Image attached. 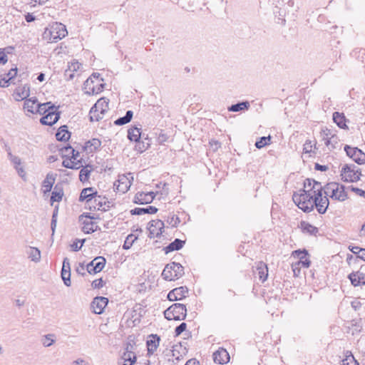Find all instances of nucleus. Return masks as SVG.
I'll use <instances>...</instances> for the list:
<instances>
[{
	"label": "nucleus",
	"instance_id": "nucleus-28",
	"mask_svg": "<svg viewBox=\"0 0 365 365\" xmlns=\"http://www.w3.org/2000/svg\"><path fill=\"white\" fill-rule=\"evenodd\" d=\"M299 227L302 229V231L304 233H308L311 235L316 236L317 233L319 232V229L309 224V222H307L305 221H301Z\"/></svg>",
	"mask_w": 365,
	"mask_h": 365
},
{
	"label": "nucleus",
	"instance_id": "nucleus-56",
	"mask_svg": "<svg viewBox=\"0 0 365 365\" xmlns=\"http://www.w3.org/2000/svg\"><path fill=\"white\" fill-rule=\"evenodd\" d=\"M8 61V57L4 52V49L0 48V64L4 65Z\"/></svg>",
	"mask_w": 365,
	"mask_h": 365
},
{
	"label": "nucleus",
	"instance_id": "nucleus-63",
	"mask_svg": "<svg viewBox=\"0 0 365 365\" xmlns=\"http://www.w3.org/2000/svg\"><path fill=\"white\" fill-rule=\"evenodd\" d=\"M15 169L16 170L19 175L21 178H24L25 175H26V173H25V170H24V168L23 167L15 166Z\"/></svg>",
	"mask_w": 365,
	"mask_h": 365
},
{
	"label": "nucleus",
	"instance_id": "nucleus-2",
	"mask_svg": "<svg viewBox=\"0 0 365 365\" xmlns=\"http://www.w3.org/2000/svg\"><path fill=\"white\" fill-rule=\"evenodd\" d=\"M324 192L326 195L334 200L343 202L348 198L347 192L345 191V186L337 182H331L327 183L324 187Z\"/></svg>",
	"mask_w": 365,
	"mask_h": 365
},
{
	"label": "nucleus",
	"instance_id": "nucleus-46",
	"mask_svg": "<svg viewBox=\"0 0 365 365\" xmlns=\"http://www.w3.org/2000/svg\"><path fill=\"white\" fill-rule=\"evenodd\" d=\"M61 278L66 286H71V271L68 269H61Z\"/></svg>",
	"mask_w": 365,
	"mask_h": 365
},
{
	"label": "nucleus",
	"instance_id": "nucleus-62",
	"mask_svg": "<svg viewBox=\"0 0 365 365\" xmlns=\"http://www.w3.org/2000/svg\"><path fill=\"white\" fill-rule=\"evenodd\" d=\"M68 269L71 271L69 259L67 257H65L63 261L62 269Z\"/></svg>",
	"mask_w": 365,
	"mask_h": 365
},
{
	"label": "nucleus",
	"instance_id": "nucleus-25",
	"mask_svg": "<svg viewBox=\"0 0 365 365\" xmlns=\"http://www.w3.org/2000/svg\"><path fill=\"white\" fill-rule=\"evenodd\" d=\"M158 208L154 206H148L146 207H135L130 210L132 215H140L144 214H155L158 212Z\"/></svg>",
	"mask_w": 365,
	"mask_h": 365
},
{
	"label": "nucleus",
	"instance_id": "nucleus-55",
	"mask_svg": "<svg viewBox=\"0 0 365 365\" xmlns=\"http://www.w3.org/2000/svg\"><path fill=\"white\" fill-rule=\"evenodd\" d=\"M18 69L16 67L12 68L9 70L8 73L6 74L8 79L11 82V81L14 78V77L17 75Z\"/></svg>",
	"mask_w": 365,
	"mask_h": 365
},
{
	"label": "nucleus",
	"instance_id": "nucleus-49",
	"mask_svg": "<svg viewBox=\"0 0 365 365\" xmlns=\"http://www.w3.org/2000/svg\"><path fill=\"white\" fill-rule=\"evenodd\" d=\"M105 85H106L105 83H101L96 86H93L92 87V91H88V94L93 95V94L100 93L104 89Z\"/></svg>",
	"mask_w": 365,
	"mask_h": 365
},
{
	"label": "nucleus",
	"instance_id": "nucleus-17",
	"mask_svg": "<svg viewBox=\"0 0 365 365\" xmlns=\"http://www.w3.org/2000/svg\"><path fill=\"white\" fill-rule=\"evenodd\" d=\"M230 355L225 349L220 348L213 353V360L219 364H227L230 361Z\"/></svg>",
	"mask_w": 365,
	"mask_h": 365
},
{
	"label": "nucleus",
	"instance_id": "nucleus-41",
	"mask_svg": "<svg viewBox=\"0 0 365 365\" xmlns=\"http://www.w3.org/2000/svg\"><path fill=\"white\" fill-rule=\"evenodd\" d=\"M29 257L31 261L38 262L41 259V252L36 247H30V251L28 252Z\"/></svg>",
	"mask_w": 365,
	"mask_h": 365
},
{
	"label": "nucleus",
	"instance_id": "nucleus-37",
	"mask_svg": "<svg viewBox=\"0 0 365 365\" xmlns=\"http://www.w3.org/2000/svg\"><path fill=\"white\" fill-rule=\"evenodd\" d=\"M30 94V86L29 84H25L22 87H19L16 90V95L21 98V100L28 99Z\"/></svg>",
	"mask_w": 365,
	"mask_h": 365
},
{
	"label": "nucleus",
	"instance_id": "nucleus-32",
	"mask_svg": "<svg viewBox=\"0 0 365 365\" xmlns=\"http://www.w3.org/2000/svg\"><path fill=\"white\" fill-rule=\"evenodd\" d=\"M38 99L36 97H32L24 101V108L31 113H35Z\"/></svg>",
	"mask_w": 365,
	"mask_h": 365
},
{
	"label": "nucleus",
	"instance_id": "nucleus-7",
	"mask_svg": "<svg viewBox=\"0 0 365 365\" xmlns=\"http://www.w3.org/2000/svg\"><path fill=\"white\" fill-rule=\"evenodd\" d=\"M324 190L323 187L319 186L316 190H314L313 209L316 207L319 214H324L329 205L327 195L323 196Z\"/></svg>",
	"mask_w": 365,
	"mask_h": 365
},
{
	"label": "nucleus",
	"instance_id": "nucleus-10",
	"mask_svg": "<svg viewBox=\"0 0 365 365\" xmlns=\"http://www.w3.org/2000/svg\"><path fill=\"white\" fill-rule=\"evenodd\" d=\"M106 262L104 257H96L87 264L86 269L89 274L98 273L104 268Z\"/></svg>",
	"mask_w": 365,
	"mask_h": 365
},
{
	"label": "nucleus",
	"instance_id": "nucleus-19",
	"mask_svg": "<svg viewBox=\"0 0 365 365\" xmlns=\"http://www.w3.org/2000/svg\"><path fill=\"white\" fill-rule=\"evenodd\" d=\"M101 146V141L98 138H92L85 143L83 147L84 151L91 153L98 150Z\"/></svg>",
	"mask_w": 365,
	"mask_h": 365
},
{
	"label": "nucleus",
	"instance_id": "nucleus-8",
	"mask_svg": "<svg viewBox=\"0 0 365 365\" xmlns=\"http://www.w3.org/2000/svg\"><path fill=\"white\" fill-rule=\"evenodd\" d=\"M344 151L357 164L362 165L365 163V153L361 149L346 145Z\"/></svg>",
	"mask_w": 365,
	"mask_h": 365
},
{
	"label": "nucleus",
	"instance_id": "nucleus-29",
	"mask_svg": "<svg viewBox=\"0 0 365 365\" xmlns=\"http://www.w3.org/2000/svg\"><path fill=\"white\" fill-rule=\"evenodd\" d=\"M333 120L340 128H348L346 124V118L343 113L334 112L333 113Z\"/></svg>",
	"mask_w": 365,
	"mask_h": 365
},
{
	"label": "nucleus",
	"instance_id": "nucleus-42",
	"mask_svg": "<svg viewBox=\"0 0 365 365\" xmlns=\"http://www.w3.org/2000/svg\"><path fill=\"white\" fill-rule=\"evenodd\" d=\"M81 222L83 224L82 231L85 234L94 232L93 226L95 225V223L93 222L85 220H82Z\"/></svg>",
	"mask_w": 365,
	"mask_h": 365
},
{
	"label": "nucleus",
	"instance_id": "nucleus-26",
	"mask_svg": "<svg viewBox=\"0 0 365 365\" xmlns=\"http://www.w3.org/2000/svg\"><path fill=\"white\" fill-rule=\"evenodd\" d=\"M185 243V241L177 238L173 242H170L168 246L165 247L163 250L166 254L173 251L180 250L181 248H182Z\"/></svg>",
	"mask_w": 365,
	"mask_h": 365
},
{
	"label": "nucleus",
	"instance_id": "nucleus-44",
	"mask_svg": "<svg viewBox=\"0 0 365 365\" xmlns=\"http://www.w3.org/2000/svg\"><path fill=\"white\" fill-rule=\"evenodd\" d=\"M271 143V136L269 135L267 137H261L259 140H257L255 143V146L258 149L264 148L265 145L270 144Z\"/></svg>",
	"mask_w": 365,
	"mask_h": 365
},
{
	"label": "nucleus",
	"instance_id": "nucleus-31",
	"mask_svg": "<svg viewBox=\"0 0 365 365\" xmlns=\"http://www.w3.org/2000/svg\"><path fill=\"white\" fill-rule=\"evenodd\" d=\"M250 107V102L245 101L231 105L230 106L228 107V110L230 112H239L242 110H248Z\"/></svg>",
	"mask_w": 365,
	"mask_h": 365
},
{
	"label": "nucleus",
	"instance_id": "nucleus-1",
	"mask_svg": "<svg viewBox=\"0 0 365 365\" xmlns=\"http://www.w3.org/2000/svg\"><path fill=\"white\" fill-rule=\"evenodd\" d=\"M299 193L294 192L292 200L295 205L304 212L313 210L314 194L310 190L301 189Z\"/></svg>",
	"mask_w": 365,
	"mask_h": 365
},
{
	"label": "nucleus",
	"instance_id": "nucleus-21",
	"mask_svg": "<svg viewBox=\"0 0 365 365\" xmlns=\"http://www.w3.org/2000/svg\"><path fill=\"white\" fill-rule=\"evenodd\" d=\"M121 360L123 363L118 361L119 365H133L136 361V355L133 351H124Z\"/></svg>",
	"mask_w": 365,
	"mask_h": 365
},
{
	"label": "nucleus",
	"instance_id": "nucleus-40",
	"mask_svg": "<svg viewBox=\"0 0 365 365\" xmlns=\"http://www.w3.org/2000/svg\"><path fill=\"white\" fill-rule=\"evenodd\" d=\"M94 204L95 207H98V210H101L103 211H106L108 209L105 207L106 205V200L105 197H101V195H96L94 197Z\"/></svg>",
	"mask_w": 365,
	"mask_h": 365
},
{
	"label": "nucleus",
	"instance_id": "nucleus-23",
	"mask_svg": "<svg viewBox=\"0 0 365 365\" xmlns=\"http://www.w3.org/2000/svg\"><path fill=\"white\" fill-rule=\"evenodd\" d=\"M55 176L53 173H48L42 182L43 192L44 195L50 192L55 182Z\"/></svg>",
	"mask_w": 365,
	"mask_h": 365
},
{
	"label": "nucleus",
	"instance_id": "nucleus-30",
	"mask_svg": "<svg viewBox=\"0 0 365 365\" xmlns=\"http://www.w3.org/2000/svg\"><path fill=\"white\" fill-rule=\"evenodd\" d=\"M63 196V187L61 185H56L51 193L50 198L51 204L53 205L54 202H60Z\"/></svg>",
	"mask_w": 365,
	"mask_h": 365
},
{
	"label": "nucleus",
	"instance_id": "nucleus-34",
	"mask_svg": "<svg viewBox=\"0 0 365 365\" xmlns=\"http://www.w3.org/2000/svg\"><path fill=\"white\" fill-rule=\"evenodd\" d=\"M134 203L144 205L152 202V197H149L148 195L144 192H138L134 198Z\"/></svg>",
	"mask_w": 365,
	"mask_h": 365
},
{
	"label": "nucleus",
	"instance_id": "nucleus-4",
	"mask_svg": "<svg viewBox=\"0 0 365 365\" xmlns=\"http://www.w3.org/2000/svg\"><path fill=\"white\" fill-rule=\"evenodd\" d=\"M184 274V267L180 263L173 262L165 265L161 275L165 280L174 281Z\"/></svg>",
	"mask_w": 365,
	"mask_h": 365
},
{
	"label": "nucleus",
	"instance_id": "nucleus-61",
	"mask_svg": "<svg viewBox=\"0 0 365 365\" xmlns=\"http://www.w3.org/2000/svg\"><path fill=\"white\" fill-rule=\"evenodd\" d=\"M12 82L9 81V79L3 78L0 80V87L6 88L8 87Z\"/></svg>",
	"mask_w": 365,
	"mask_h": 365
},
{
	"label": "nucleus",
	"instance_id": "nucleus-11",
	"mask_svg": "<svg viewBox=\"0 0 365 365\" xmlns=\"http://www.w3.org/2000/svg\"><path fill=\"white\" fill-rule=\"evenodd\" d=\"M148 225L149 237H158L162 235L164 228V222L162 220H152Z\"/></svg>",
	"mask_w": 365,
	"mask_h": 365
},
{
	"label": "nucleus",
	"instance_id": "nucleus-36",
	"mask_svg": "<svg viewBox=\"0 0 365 365\" xmlns=\"http://www.w3.org/2000/svg\"><path fill=\"white\" fill-rule=\"evenodd\" d=\"M319 186L322 187L320 182L313 179L307 178L304 180L303 189L310 190V192L314 194V190H316Z\"/></svg>",
	"mask_w": 365,
	"mask_h": 365
},
{
	"label": "nucleus",
	"instance_id": "nucleus-52",
	"mask_svg": "<svg viewBox=\"0 0 365 365\" xmlns=\"http://www.w3.org/2000/svg\"><path fill=\"white\" fill-rule=\"evenodd\" d=\"M187 328V324L185 322H182L180 325L176 327L175 329V336H178L180 335L183 331L186 330Z\"/></svg>",
	"mask_w": 365,
	"mask_h": 365
},
{
	"label": "nucleus",
	"instance_id": "nucleus-43",
	"mask_svg": "<svg viewBox=\"0 0 365 365\" xmlns=\"http://www.w3.org/2000/svg\"><path fill=\"white\" fill-rule=\"evenodd\" d=\"M342 365H359L351 351H346V357L342 360Z\"/></svg>",
	"mask_w": 365,
	"mask_h": 365
},
{
	"label": "nucleus",
	"instance_id": "nucleus-20",
	"mask_svg": "<svg viewBox=\"0 0 365 365\" xmlns=\"http://www.w3.org/2000/svg\"><path fill=\"white\" fill-rule=\"evenodd\" d=\"M96 195L97 191L95 190L94 187H86L81 190L78 200L80 202H83L85 200L88 202L91 201L93 198H94Z\"/></svg>",
	"mask_w": 365,
	"mask_h": 365
},
{
	"label": "nucleus",
	"instance_id": "nucleus-22",
	"mask_svg": "<svg viewBox=\"0 0 365 365\" xmlns=\"http://www.w3.org/2000/svg\"><path fill=\"white\" fill-rule=\"evenodd\" d=\"M58 107H56L51 102H46L43 103H38L36 105L35 113H39L40 115H45L46 113H48L49 110H52L54 109H58Z\"/></svg>",
	"mask_w": 365,
	"mask_h": 365
},
{
	"label": "nucleus",
	"instance_id": "nucleus-15",
	"mask_svg": "<svg viewBox=\"0 0 365 365\" xmlns=\"http://www.w3.org/2000/svg\"><path fill=\"white\" fill-rule=\"evenodd\" d=\"M108 303V299L104 297H96L91 302V308L95 314H100L103 312Z\"/></svg>",
	"mask_w": 365,
	"mask_h": 365
},
{
	"label": "nucleus",
	"instance_id": "nucleus-38",
	"mask_svg": "<svg viewBox=\"0 0 365 365\" xmlns=\"http://www.w3.org/2000/svg\"><path fill=\"white\" fill-rule=\"evenodd\" d=\"M133 113L132 110H128L125 115L123 117H120L114 121V124L116 125H123L128 123L133 118Z\"/></svg>",
	"mask_w": 365,
	"mask_h": 365
},
{
	"label": "nucleus",
	"instance_id": "nucleus-57",
	"mask_svg": "<svg viewBox=\"0 0 365 365\" xmlns=\"http://www.w3.org/2000/svg\"><path fill=\"white\" fill-rule=\"evenodd\" d=\"M149 146V144L148 143V145H145L143 141H140V144L137 143L135 145V149L138 150L140 153H143L145 150L148 149Z\"/></svg>",
	"mask_w": 365,
	"mask_h": 365
},
{
	"label": "nucleus",
	"instance_id": "nucleus-39",
	"mask_svg": "<svg viewBox=\"0 0 365 365\" xmlns=\"http://www.w3.org/2000/svg\"><path fill=\"white\" fill-rule=\"evenodd\" d=\"M91 170L92 166L90 165H86V166L83 167L79 174L80 181H81L82 182L88 181L90 178Z\"/></svg>",
	"mask_w": 365,
	"mask_h": 365
},
{
	"label": "nucleus",
	"instance_id": "nucleus-13",
	"mask_svg": "<svg viewBox=\"0 0 365 365\" xmlns=\"http://www.w3.org/2000/svg\"><path fill=\"white\" fill-rule=\"evenodd\" d=\"M364 265L361 266L360 269L356 272H352L348 275V278L351 285L358 287L365 284V274L361 271L364 269Z\"/></svg>",
	"mask_w": 365,
	"mask_h": 365
},
{
	"label": "nucleus",
	"instance_id": "nucleus-16",
	"mask_svg": "<svg viewBox=\"0 0 365 365\" xmlns=\"http://www.w3.org/2000/svg\"><path fill=\"white\" fill-rule=\"evenodd\" d=\"M188 293V289L187 287H180L173 289L168 294V299L169 301H178L181 300L186 297V294Z\"/></svg>",
	"mask_w": 365,
	"mask_h": 365
},
{
	"label": "nucleus",
	"instance_id": "nucleus-12",
	"mask_svg": "<svg viewBox=\"0 0 365 365\" xmlns=\"http://www.w3.org/2000/svg\"><path fill=\"white\" fill-rule=\"evenodd\" d=\"M160 341V336L156 334H151L148 336L146 340V346L148 356L153 354L157 351Z\"/></svg>",
	"mask_w": 365,
	"mask_h": 365
},
{
	"label": "nucleus",
	"instance_id": "nucleus-58",
	"mask_svg": "<svg viewBox=\"0 0 365 365\" xmlns=\"http://www.w3.org/2000/svg\"><path fill=\"white\" fill-rule=\"evenodd\" d=\"M84 218H88L90 220H94V219H97L98 217H96L93 215H91V214L89 213V212H83L78 217L79 222H81L82 220H83Z\"/></svg>",
	"mask_w": 365,
	"mask_h": 365
},
{
	"label": "nucleus",
	"instance_id": "nucleus-51",
	"mask_svg": "<svg viewBox=\"0 0 365 365\" xmlns=\"http://www.w3.org/2000/svg\"><path fill=\"white\" fill-rule=\"evenodd\" d=\"M8 157L11 163L14 165V167L21 165V160L19 157L12 155L11 152L8 153Z\"/></svg>",
	"mask_w": 365,
	"mask_h": 365
},
{
	"label": "nucleus",
	"instance_id": "nucleus-60",
	"mask_svg": "<svg viewBox=\"0 0 365 365\" xmlns=\"http://www.w3.org/2000/svg\"><path fill=\"white\" fill-rule=\"evenodd\" d=\"M179 222L180 220L176 215H173L170 218V220L168 221V223L173 227H176Z\"/></svg>",
	"mask_w": 365,
	"mask_h": 365
},
{
	"label": "nucleus",
	"instance_id": "nucleus-54",
	"mask_svg": "<svg viewBox=\"0 0 365 365\" xmlns=\"http://www.w3.org/2000/svg\"><path fill=\"white\" fill-rule=\"evenodd\" d=\"M312 150V142L309 140H306L304 144L303 151L304 153H310Z\"/></svg>",
	"mask_w": 365,
	"mask_h": 365
},
{
	"label": "nucleus",
	"instance_id": "nucleus-50",
	"mask_svg": "<svg viewBox=\"0 0 365 365\" xmlns=\"http://www.w3.org/2000/svg\"><path fill=\"white\" fill-rule=\"evenodd\" d=\"M94 85V81L92 80V77H89L83 83V89L85 93L88 94V91H92V87Z\"/></svg>",
	"mask_w": 365,
	"mask_h": 365
},
{
	"label": "nucleus",
	"instance_id": "nucleus-18",
	"mask_svg": "<svg viewBox=\"0 0 365 365\" xmlns=\"http://www.w3.org/2000/svg\"><path fill=\"white\" fill-rule=\"evenodd\" d=\"M292 255L299 259L298 264H301L304 267L308 268L310 266L311 261L307 257L308 252L306 250H297L292 252Z\"/></svg>",
	"mask_w": 365,
	"mask_h": 365
},
{
	"label": "nucleus",
	"instance_id": "nucleus-3",
	"mask_svg": "<svg viewBox=\"0 0 365 365\" xmlns=\"http://www.w3.org/2000/svg\"><path fill=\"white\" fill-rule=\"evenodd\" d=\"M108 103L109 100L104 97L97 101L89 113V119L91 122L99 121L103 118L108 110Z\"/></svg>",
	"mask_w": 365,
	"mask_h": 365
},
{
	"label": "nucleus",
	"instance_id": "nucleus-45",
	"mask_svg": "<svg viewBox=\"0 0 365 365\" xmlns=\"http://www.w3.org/2000/svg\"><path fill=\"white\" fill-rule=\"evenodd\" d=\"M59 150L61 153L62 158H66L68 159L70 158L71 153L74 152V148H73L69 144H67V145L60 148Z\"/></svg>",
	"mask_w": 365,
	"mask_h": 365
},
{
	"label": "nucleus",
	"instance_id": "nucleus-24",
	"mask_svg": "<svg viewBox=\"0 0 365 365\" xmlns=\"http://www.w3.org/2000/svg\"><path fill=\"white\" fill-rule=\"evenodd\" d=\"M141 128L136 126H133L128 130V138L130 141H134L136 143L140 144L141 138Z\"/></svg>",
	"mask_w": 365,
	"mask_h": 365
},
{
	"label": "nucleus",
	"instance_id": "nucleus-27",
	"mask_svg": "<svg viewBox=\"0 0 365 365\" xmlns=\"http://www.w3.org/2000/svg\"><path fill=\"white\" fill-rule=\"evenodd\" d=\"M71 137L67 125H61L56 133V138L58 141H67Z\"/></svg>",
	"mask_w": 365,
	"mask_h": 365
},
{
	"label": "nucleus",
	"instance_id": "nucleus-64",
	"mask_svg": "<svg viewBox=\"0 0 365 365\" xmlns=\"http://www.w3.org/2000/svg\"><path fill=\"white\" fill-rule=\"evenodd\" d=\"M185 365H200V363L196 359H190L187 361Z\"/></svg>",
	"mask_w": 365,
	"mask_h": 365
},
{
	"label": "nucleus",
	"instance_id": "nucleus-59",
	"mask_svg": "<svg viewBox=\"0 0 365 365\" xmlns=\"http://www.w3.org/2000/svg\"><path fill=\"white\" fill-rule=\"evenodd\" d=\"M350 188H351V191H353L354 192H355L358 195L365 198V190H361L360 188H358V187H355L354 186H351Z\"/></svg>",
	"mask_w": 365,
	"mask_h": 365
},
{
	"label": "nucleus",
	"instance_id": "nucleus-48",
	"mask_svg": "<svg viewBox=\"0 0 365 365\" xmlns=\"http://www.w3.org/2000/svg\"><path fill=\"white\" fill-rule=\"evenodd\" d=\"M54 336L53 334H47L43 336L42 339V344L45 347L51 346L54 342L55 339L53 338Z\"/></svg>",
	"mask_w": 365,
	"mask_h": 365
},
{
	"label": "nucleus",
	"instance_id": "nucleus-47",
	"mask_svg": "<svg viewBox=\"0 0 365 365\" xmlns=\"http://www.w3.org/2000/svg\"><path fill=\"white\" fill-rule=\"evenodd\" d=\"M137 238L138 237H135L133 234L128 235V237H126L125 242H124V244L123 245V248L124 250L130 249L132 247V245H133V242H135V240H137Z\"/></svg>",
	"mask_w": 365,
	"mask_h": 365
},
{
	"label": "nucleus",
	"instance_id": "nucleus-6",
	"mask_svg": "<svg viewBox=\"0 0 365 365\" xmlns=\"http://www.w3.org/2000/svg\"><path fill=\"white\" fill-rule=\"evenodd\" d=\"M361 175V169L354 164H345L341 170V177L344 182H357Z\"/></svg>",
	"mask_w": 365,
	"mask_h": 365
},
{
	"label": "nucleus",
	"instance_id": "nucleus-14",
	"mask_svg": "<svg viewBox=\"0 0 365 365\" xmlns=\"http://www.w3.org/2000/svg\"><path fill=\"white\" fill-rule=\"evenodd\" d=\"M60 115L61 112L57 111V109L49 110L48 113L41 118L40 123L42 125L51 126L59 120Z\"/></svg>",
	"mask_w": 365,
	"mask_h": 365
},
{
	"label": "nucleus",
	"instance_id": "nucleus-5",
	"mask_svg": "<svg viewBox=\"0 0 365 365\" xmlns=\"http://www.w3.org/2000/svg\"><path fill=\"white\" fill-rule=\"evenodd\" d=\"M187 315V308L183 304L175 303L170 306L164 312V316L168 320H184Z\"/></svg>",
	"mask_w": 365,
	"mask_h": 365
},
{
	"label": "nucleus",
	"instance_id": "nucleus-9",
	"mask_svg": "<svg viewBox=\"0 0 365 365\" xmlns=\"http://www.w3.org/2000/svg\"><path fill=\"white\" fill-rule=\"evenodd\" d=\"M49 32L51 35L50 40L54 42H57L58 40L63 38L68 34L66 26L61 23H56L53 25Z\"/></svg>",
	"mask_w": 365,
	"mask_h": 365
},
{
	"label": "nucleus",
	"instance_id": "nucleus-33",
	"mask_svg": "<svg viewBox=\"0 0 365 365\" xmlns=\"http://www.w3.org/2000/svg\"><path fill=\"white\" fill-rule=\"evenodd\" d=\"M62 165L64 168L72 169V170H78L81 167H83L82 165V160H70V158L63 160L62 163Z\"/></svg>",
	"mask_w": 365,
	"mask_h": 365
},
{
	"label": "nucleus",
	"instance_id": "nucleus-35",
	"mask_svg": "<svg viewBox=\"0 0 365 365\" xmlns=\"http://www.w3.org/2000/svg\"><path fill=\"white\" fill-rule=\"evenodd\" d=\"M257 274L259 278L262 282H264L268 276V269L265 263L259 262L257 266Z\"/></svg>",
	"mask_w": 365,
	"mask_h": 365
},
{
	"label": "nucleus",
	"instance_id": "nucleus-53",
	"mask_svg": "<svg viewBox=\"0 0 365 365\" xmlns=\"http://www.w3.org/2000/svg\"><path fill=\"white\" fill-rule=\"evenodd\" d=\"M105 285V282L102 278L93 281L91 286L93 289H100Z\"/></svg>",
	"mask_w": 365,
	"mask_h": 365
}]
</instances>
